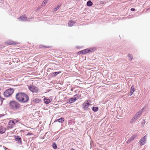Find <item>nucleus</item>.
I'll list each match as a JSON object with an SVG mask.
<instances>
[{
    "mask_svg": "<svg viewBox=\"0 0 150 150\" xmlns=\"http://www.w3.org/2000/svg\"><path fill=\"white\" fill-rule=\"evenodd\" d=\"M17 100L21 103H25L27 102L29 100V97L25 93H18L16 96Z\"/></svg>",
    "mask_w": 150,
    "mask_h": 150,
    "instance_id": "obj_1",
    "label": "nucleus"
},
{
    "mask_svg": "<svg viewBox=\"0 0 150 150\" xmlns=\"http://www.w3.org/2000/svg\"><path fill=\"white\" fill-rule=\"evenodd\" d=\"M9 104L11 108L13 110H17L19 109L20 107V104L18 102L16 101H11Z\"/></svg>",
    "mask_w": 150,
    "mask_h": 150,
    "instance_id": "obj_2",
    "label": "nucleus"
},
{
    "mask_svg": "<svg viewBox=\"0 0 150 150\" xmlns=\"http://www.w3.org/2000/svg\"><path fill=\"white\" fill-rule=\"evenodd\" d=\"M14 91V90L13 88H9L6 90L4 92V96L6 97H8L11 96L13 94Z\"/></svg>",
    "mask_w": 150,
    "mask_h": 150,
    "instance_id": "obj_3",
    "label": "nucleus"
},
{
    "mask_svg": "<svg viewBox=\"0 0 150 150\" xmlns=\"http://www.w3.org/2000/svg\"><path fill=\"white\" fill-rule=\"evenodd\" d=\"M142 110H141L138 112L136 114L135 116L132 118L131 119L130 122L131 123H133L135 121L137 120L138 118L141 115L142 112Z\"/></svg>",
    "mask_w": 150,
    "mask_h": 150,
    "instance_id": "obj_4",
    "label": "nucleus"
},
{
    "mask_svg": "<svg viewBox=\"0 0 150 150\" xmlns=\"http://www.w3.org/2000/svg\"><path fill=\"white\" fill-rule=\"evenodd\" d=\"M90 100H88L85 101L82 105L83 108L84 110H88V107L90 105V104L89 103Z\"/></svg>",
    "mask_w": 150,
    "mask_h": 150,
    "instance_id": "obj_5",
    "label": "nucleus"
},
{
    "mask_svg": "<svg viewBox=\"0 0 150 150\" xmlns=\"http://www.w3.org/2000/svg\"><path fill=\"white\" fill-rule=\"evenodd\" d=\"M28 88L30 91L33 93H38L39 91L38 88L33 86H30Z\"/></svg>",
    "mask_w": 150,
    "mask_h": 150,
    "instance_id": "obj_6",
    "label": "nucleus"
},
{
    "mask_svg": "<svg viewBox=\"0 0 150 150\" xmlns=\"http://www.w3.org/2000/svg\"><path fill=\"white\" fill-rule=\"evenodd\" d=\"M18 121L14 120H11L10 121L8 125V127L9 128L11 129L13 127L15 124V123L17 122Z\"/></svg>",
    "mask_w": 150,
    "mask_h": 150,
    "instance_id": "obj_7",
    "label": "nucleus"
},
{
    "mask_svg": "<svg viewBox=\"0 0 150 150\" xmlns=\"http://www.w3.org/2000/svg\"><path fill=\"white\" fill-rule=\"evenodd\" d=\"M18 19L22 21H26L29 20V18H26L25 15H23L18 18Z\"/></svg>",
    "mask_w": 150,
    "mask_h": 150,
    "instance_id": "obj_8",
    "label": "nucleus"
},
{
    "mask_svg": "<svg viewBox=\"0 0 150 150\" xmlns=\"http://www.w3.org/2000/svg\"><path fill=\"white\" fill-rule=\"evenodd\" d=\"M5 43L9 45H16L18 44L17 42H14L12 41H11L10 40L6 41Z\"/></svg>",
    "mask_w": 150,
    "mask_h": 150,
    "instance_id": "obj_9",
    "label": "nucleus"
},
{
    "mask_svg": "<svg viewBox=\"0 0 150 150\" xmlns=\"http://www.w3.org/2000/svg\"><path fill=\"white\" fill-rule=\"evenodd\" d=\"M15 140L17 142L18 144H21V138L18 136H15Z\"/></svg>",
    "mask_w": 150,
    "mask_h": 150,
    "instance_id": "obj_10",
    "label": "nucleus"
},
{
    "mask_svg": "<svg viewBox=\"0 0 150 150\" xmlns=\"http://www.w3.org/2000/svg\"><path fill=\"white\" fill-rule=\"evenodd\" d=\"M146 135L144 136L140 140L139 142L140 143V144L141 145H143L145 144V141H146Z\"/></svg>",
    "mask_w": 150,
    "mask_h": 150,
    "instance_id": "obj_11",
    "label": "nucleus"
},
{
    "mask_svg": "<svg viewBox=\"0 0 150 150\" xmlns=\"http://www.w3.org/2000/svg\"><path fill=\"white\" fill-rule=\"evenodd\" d=\"M136 135H134L132 136L130 138H129L126 142L127 143H129L130 142H132L134 140V139L136 137Z\"/></svg>",
    "mask_w": 150,
    "mask_h": 150,
    "instance_id": "obj_12",
    "label": "nucleus"
},
{
    "mask_svg": "<svg viewBox=\"0 0 150 150\" xmlns=\"http://www.w3.org/2000/svg\"><path fill=\"white\" fill-rule=\"evenodd\" d=\"M76 23V21L75 20H70L68 23V25L69 27H72Z\"/></svg>",
    "mask_w": 150,
    "mask_h": 150,
    "instance_id": "obj_13",
    "label": "nucleus"
},
{
    "mask_svg": "<svg viewBox=\"0 0 150 150\" xmlns=\"http://www.w3.org/2000/svg\"><path fill=\"white\" fill-rule=\"evenodd\" d=\"M90 51V50L85 49L79 52V53L80 54H81V53L82 54H85L88 52H89Z\"/></svg>",
    "mask_w": 150,
    "mask_h": 150,
    "instance_id": "obj_14",
    "label": "nucleus"
},
{
    "mask_svg": "<svg viewBox=\"0 0 150 150\" xmlns=\"http://www.w3.org/2000/svg\"><path fill=\"white\" fill-rule=\"evenodd\" d=\"M64 120V119L63 117H61L59 119L57 120H56L54 122H59L62 123Z\"/></svg>",
    "mask_w": 150,
    "mask_h": 150,
    "instance_id": "obj_15",
    "label": "nucleus"
},
{
    "mask_svg": "<svg viewBox=\"0 0 150 150\" xmlns=\"http://www.w3.org/2000/svg\"><path fill=\"white\" fill-rule=\"evenodd\" d=\"M6 131L5 128L4 127L2 126L0 127V133L3 134Z\"/></svg>",
    "mask_w": 150,
    "mask_h": 150,
    "instance_id": "obj_16",
    "label": "nucleus"
},
{
    "mask_svg": "<svg viewBox=\"0 0 150 150\" xmlns=\"http://www.w3.org/2000/svg\"><path fill=\"white\" fill-rule=\"evenodd\" d=\"M134 91V88L133 86H132L131 87V89L129 93V95L131 96L132 95Z\"/></svg>",
    "mask_w": 150,
    "mask_h": 150,
    "instance_id": "obj_17",
    "label": "nucleus"
},
{
    "mask_svg": "<svg viewBox=\"0 0 150 150\" xmlns=\"http://www.w3.org/2000/svg\"><path fill=\"white\" fill-rule=\"evenodd\" d=\"M86 5L88 6H91L93 5V3L91 1L89 0L87 2Z\"/></svg>",
    "mask_w": 150,
    "mask_h": 150,
    "instance_id": "obj_18",
    "label": "nucleus"
},
{
    "mask_svg": "<svg viewBox=\"0 0 150 150\" xmlns=\"http://www.w3.org/2000/svg\"><path fill=\"white\" fill-rule=\"evenodd\" d=\"M44 103L46 104H49L50 102V101L49 99H47L45 98H44Z\"/></svg>",
    "mask_w": 150,
    "mask_h": 150,
    "instance_id": "obj_19",
    "label": "nucleus"
},
{
    "mask_svg": "<svg viewBox=\"0 0 150 150\" xmlns=\"http://www.w3.org/2000/svg\"><path fill=\"white\" fill-rule=\"evenodd\" d=\"M61 6V5H59L55 7L53 10V12H56L59 8Z\"/></svg>",
    "mask_w": 150,
    "mask_h": 150,
    "instance_id": "obj_20",
    "label": "nucleus"
},
{
    "mask_svg": "<svg viewBox=\"0 0 150 150\" xmlns=\"http://www.w3.org/2000/svg\"><path fill=\"white\" fill-rule=\"evenodd\" d=\"M42 100L38 98H36L34 100V101L35 103H40Z\"/></svg>",
    "mask_w": 150,
    "mask_h": 150,
    "instance_id": "obj_21",
    "label": "nucleus"
},
{
    "mask_svg": "<svg viewBox=\"0 0 150 150\" xmlns=\"http://www.w3.org/2000/svg\"><path fill=\"white\" fill-rule=\"evenodd\" d=\"M61 73V71L55 72L53 73L52 74V76L54 77L56 76L57 75Z\"/></svg>",
    "mask_w": 150,
    "mask_h": 150,
    "instance_id": "obj_22",
    "label": "nucleus"
},
{
    "mask_svg": "<svg viewBox=\"0 0 150 150\" xmlns=\"http://www.w3.org/2000/svg\"><path fill=\"white\" fill-rule=\"evenodd\" d=\"M75 101V100L74 98H71L69 99V102L70 103H72L74 102Z\"/></svg>",
    "mask_w": 150,
    "mask_h": 150,
    "instance_id": "obj_23",
    "label": "nucleus"
},
{
    "mask_svg": "<svg viewBox=\"0 0 150 150\" xmlns=\"http://www.w3.org/2000/svg\"><path fill=\"white\" fill-rule=\"evenodd\" d=\"M98 109V108L97 107H93L92 108V110L94 112L97 111Z\"/></svg>",
    "mask_w": 150,
    "mask_h": 150,
    "instance_id": "obj_24",
    "label": "nucleus"
},
{
    "mask_svg": "<svg viewBox=\"0 0 150 150\" xmlns=\"http://www.w3.org/2000/svg\"><path fill=\"white\" fill-rule=\"evenodd\" d=\"M78 95V94H76L74 96V99L75 101L78 100L79 98V96Z\"/></svg>",
    "mask_w": 150,
    "mask_h": 150,
    "instance_id": "obj_25",
    "label": "nucleus"
},
{
    "mask_svg": "<svg viewBox=\"0 0 150 150\" xmlns=\"http://www.w3.org/2000/svg\"><path fill=\"white\" fill-rule=\"evenodd\" d=\"M128 57L129 58V60L131 61L133 59V56H132V55L131 54H128Z\"/></svg>",
    "mask_w": 150,
    "mask_h": 150,
    "instance_id": "obj_26",
    "label": "nucleus"
},
{
    "mask_svg": "<svg viewBox=\"0 0 150 150\" xmlns=\"http://www.w3.org/2000/svg\"><path fill=\"white\" fill-rule=\"evenodd\" d=\"M47 0H44L42 4V6H45L47 3Z\"/></svg>",
    "mask_w": 150,
    "mask_h": 150,
    "instance_id": "obj_27",
    "label": "nucleus"
},
{
    "mask_svg": "<svg viewBox=\"0 0 150 150\" xmlns=\"http://www.w3.org/2000/svg\"><path fill=\"white\" fill-rule=\"evenodd\" d=\"M52 147H53L54 149H56L57 148V145L55 143H53L52 144Z\"/></svg>",
    "mask_w": 150,
    "mask_h": 150,
    "instance_id": "obj_28",
    "label": "nucleus"
},
{
    "mask_svg": "<svg viewBox=\"0 0 150 150\" xmlns=\"http://www.w3.org/2000/svg\"><path fill=\"white\" fill-rule=\"evenodd\" d=\"M145 123V120H143V121H142V124H143V125H144V124Z\"/></svg>",
    "mask_w": 150,
    "mask_h": 150,
    "instance_id": "obj_29",
    "label": "nucleus"
},
{
    "mask_svg": "<svg viewBox=\"0 0 150 150\" xmlns=\"http://www.w3.org/2000/svg\"><path fill=\"white\" fill-rule=\"evenodd\" d=\"M135 10V9L134 8H132L131 9V10L132 11H134Z\"/></svg>",
    "mask_w": 150,
    "mask_h": 150,
    "instance_id": "obj_30",
    "label": "nucleus"
},
{
    "mask_svg": "<svg viewBox=\"0 0 150 150\" xmlns=\"http://www.w3.org/2000/svg\"><path fill=\"white\" fill-rule=\"evenodd\" d=\"M4 115H3V114L0 115V117Z\"/></svg>",
    "mask_w": 150,
    "mask_h": 150,
    "instance_id": "obj_31",
    "label": "nucleus"
},
{
    "mask_svg": "<svg viewBox=\"0 0 150 150\" xmlns=\"http://www.w3.org/2000/svg\"><path fill=\"white\" fill-rule=\"evenodd\" d=\"M2 49V47L0 45V50Z\"/></svg>",
    "mask_w": 150,
    "mask_h": 150,
    "instance_id": "obj_32",
    "label": "nucleus"
},
{
    "mask_svg": "<svg viewBox=\"0 0 150 150\" xmlns=\"http://www.w3.org/2000/svg\"><path fill=\"white\" fill-rule=\"evenodd\" d=\"M41 7H38V10H39L40 9V8H41Z\"/></svg>",
    "mask_w": 150,
    "mask_h": 150,
    "instance_id": "obj_33",
    "label": "nucleus"
},
{
    "mask_svg": "<svg viewBox=\"0 0 150 150\" xmlns=\"http://www.w3.org/2000/svg\"><path fill=\"white\" fill-rule=\"evenodd\" d=\"M4 149L6 150V149H7V148H6V147H5L4 146Z\"/></svg>",
    "mask_w": 150,
    "mask_h": 150,
    "instance_id": "obj_34",
    "label": "nucleus"
},
{
    "mask_svg": "<svg viewBox=\"0 0 150 150\" xmlns=\"http://www.w3.org/2000/svg\"><path fill=\"white\" fill-rule=\"evenodd\" d=\"M71 150H75L74 149H73V148H72L71 149Z\"/></svg>",
    "mask_w": 150,
    "mask_h": 150,
    "instance_id": "obj_35",
    "label": "nucleus"
},
{
    "mask_svg": "<svg viewBox=\"0 0 150 150\" xmlns=\"http://www.w3.org/2000/svg\"><path fill=\"white\" fill-rule=\"evenodd\" d=\"M38 10V8H37V9H36L35 11H37Z\"/></svg>",
    "mask_w": 150,
    "mask_h": 150,
    "instance_id": "obj_36",
    "label": "nucleus"
},
{
    "mask_svg": "<svg viewBox=\"0 0 150 150\" xmlns=\"http://www.w3.org/2000/svg\"><path fill=\"white\" fill-rule=\"evenodd\" d=\"M38 10V8H37V9H36L35 11H37Z\"/></svg>",
    "mask_w": 150,
    "mask_h": 150,
    "instance_id": "obj_37",
    "label": "nucleus"
},
{
    "mask_svg": "<svg viewBox=\"0 0 150 150\" xmlns=\"http://www.w3.org/2000/svg\"><path fill=\"white\" fill-rule=\"evenodd\" d=\"M1 90V88L0 87V91Z\"/></svg>",
    "mask_w": 150,
    "mask_h": 150,
    "instance_id": "obj_38",
    "label": "nucleus"
},
{
    "mask_svg": "<svg viewBox=\"0 0 150 150\" xmlns=\"http://www.w3.org/2000/svg\"><path fill=\"white\" fill-rule=\"evenodd\" d=\"M71 91H73V89L71 88Z\"/></svg>",
    "mask_w": 150,
    "mask_h": 150,
    "instance_id": "obj_39",
    "label": "nucleus"
},
{
    "mask_svg": "<svg viewBox=\"0 0 150 150\" xmlns=\"http://www.w3.org/2000/svg\"><path fill=\"white\" fill-rule=\"evenodd\" d=\"M30 19H29V20H30Z\"/></svg>",
    "mask_w": 150,
    "mask_h": 150,
    "instance_id": "obj_40",
    "label": "nucleus"
},
{
    "mask_svg": "<svg viewBox=\"0 0 150 150\" xmlns=\"http://www.w3.org/2000/svg\"><path fill=\"white\" fill-rule=\"evenodd\" d=\"M30 19H29V20H30Z\"/></svg>",
    "mask_w": 150,
    "mask_h": 150,
    "instance_id": "obj_41",
    "label": "nucleus"
},
{
    "mask_svg": "<svg viewBox=\"0 0 150 150\" xmlns=\"http://www.w3.org/2000/svg\"><path fill=\"white\" fill-rule=\"evenodd\" d=\"M149 118H150V116H149Z\"/></svg>",
    "mask_w": 150,
    "mask_h": 150,
    "instance_id": "obj_42",
    "label": "nucleus"
}]
</instances>
